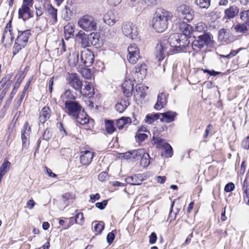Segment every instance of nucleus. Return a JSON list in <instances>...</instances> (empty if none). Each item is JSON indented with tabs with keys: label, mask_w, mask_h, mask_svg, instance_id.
Instances as JSON below:
<instances>
[{
	"label": "nucleus",
	"mask_w": 249,
	"mask_h": 249,
	"mask_svg": "<svg viewBox=\"0 0 249 249\" xmlns=\"http://www.w3.org/2000/svg\"><path fill=\"white\" fill-rule=\"evenodd\" d=\"M177 33L170 35L167 42L173 52L179 53L183 51L190 42L188 36L191 28V25L185 22L177 24Z\"/></svg>",
	"instance_id": "1"
},
{
	"label": "nucleus",
	"mask_w": 249,
	"mask_h": 249,
	"mask_svg": "<svg viewBox=\"0 0 249 249\" xmlns=\"http://www.w3.org/2000/svg\"><path fill=\"white\" fill-rule=\"evenodd\" d=\"M172 15L164 9H159L153 18V28L159 33H162L167 29L168 21L171 19Z\"/></svg>",
	"instance_id": "2"
},
{
	"label": "nucleus",
	"mask_w": 249,
	"mask_h": 249,
	"mask_svg": "<svg viewBox=\"0 0 249 249\" xmlns=\"http://www.w3.org/2000/svg\"><path fill=\"white\" fill-rule=\"evenodd\" d=\"M192 47L193 50L198 52L202 49L206 50L212 45L213 36L210 34H203L196 36H192Z\"/></svg>",
	"instance_id": "3"
},
{
	"label": "nucleus",
	"mask_w": 249,
	"mask_h": 249,
	"mask_svg": "<svg viewBox=\"0 0 249 249\" xmlns=\"http://www.w3.org/2000/svg\"><path fill=\"white\" fill-rule=\"evenodd\" d=\"M78 24L86 31H92L96 30L97 22L92 16L85 15L78 19Z\"/></svg>",
	"instance_id": "4"
},
{
	"label": "nucleus",
	"mask_w": 249,
	"mask_h": 249,
	"mask_svg": "<svg viewBox=\"0 0 249 249\" xmlns=\"http://www.w3.org/2000/svg\"><path fill=\"white\" fill-rule=\"evenodd\" d=\"M95 36V35L93 33L88 35L82 31H79L76 35V37L81 40V44L84 48L89 47L91 45H96L98 39Z\"/></svg>",
	"instance_id": "5"
},
{
	"label": "nucleus",
	"mask_w": 249,
	"mask_h": 249,
	"mask_svg": "<svg viewBox=\"0 0 249 249\" xmlns=\"http://www.w3.org/2000/svg\"><path fill=\"white\" fill-rule=\"evenodd\" d=\"M81 107L79 103L76 101L67 100L65 102L66 113L73 118L80 113Z\"/></svg>",
	"instance_id": "6"
},
{
	"label": "nucleus",
	"mask_w": 249,
	"mask_h": 249,
	"mask_svg": "<svg viewBox=\"0 0 249 249\" xmlns=\"http://www.w3.org/2000/svg\"><path fill=\"white\" fill-rule=\"evenodd\" d=\"M122 28L123 33L127 37L131 39H134L137 37L138 31L135 24L131 22H124Z\"/></svg>",
	"instance_id": "7"
},
{
	"label": "nucleus",
	"mask_w": 249,
	"mask_h": 249,
	"mask_svg": "<svg viewBox=\"0 0 249 249\" xmlns=\"http://www.w3.org/2000/svg\"><path fill=\"white\" fill-rule=\"evenodd\" d=\"M178 17L179 18L189 22L193 20L194 17L193 10L188 5H181L178 7Z\"/></svg>",
	"instance_id": "8"
},
{
	"label": "nucleus",
	"mask_w": 249,
	"mask_h": 249,
	"mask_svg": "<svg viewBox=\"0 0 249 249\" xmlns=\"http://www.w3.org/2000/svg\"><path fill=\"white\" fill-rule=\"evenodd\" d=\"M134 80L138 82H142L147 74V66L145 64H138L135 68Z\"/></svg>",
	"instance_id": "9"
},
{
	"label": "nucleus",
	"mask_w": 249,
	"mask_h": 249,
	"mask_svg": "<svg viewBox=\"0 0 249 249\" xmlns=\"http://www.w3.org/2000/svg\"><path fill=\"white\" fill-rule=\"evenodd\" d=\"M33 4L32 3H28L27 1L23 0L22 6L18 12V18L25 20L31 18L32 16L31 13L30 7H32Z\"/></svg>",
	"instance_id": "10"
},
{
	"label": "nucleus",
	"mask_w": 249,
	"mask_h": 249,
	"mask_svg": "<svg viewBox=\"0 0 249 249\" xmlns=\"http://www.w3.org/2000/svg\"><path fill=\"white\" fill-rule=\"evenodd\" d=\"M168 45L166 41L160 42L157 44L155 48V55L158 61L162 60L167 53Z\"/></svg>",
	"instance_id": "11"
},
{
	"label": "nucleus",
	"mask_w": 249,
	"mask_h": 249,
	"mask_svg": "<svg viewBox=\"0 0 249 249\" xmlns=\"http://www.w3.org/2000/svg\"><path fill=\"white\" fill-rule=\"evenodd\" d=\"M191 31L190 32L188 36V39L190 40L192 36H196L201 34H207L206 31L207 30V27L205 23L203 22H199L196 24L193 29L191 26Z\"/></svg>",
	"instance_id": "12"
},
{
	"label": "nucleus",
	"mask_w": 249,
	"mask_h": 249,
	"mask_svg": "<svg viewBox=\"0 0 249 249\" xmlns=\"http://www.w3.org/2000/svg\"><path fill=\"white\" fill-rule=\"evenodd\" d=\"M67 78L70 84L74 89L76 90L81 89L82 83L77 73H68Z\"/></svg>",
	"instance_id": "13"
},
{
	"label": "nucleus",
	"mask_w": 249,
	"mask_h": 249,
	"mask_svg": "<svg viewBox=\"0 0 249 249\" xmlns=\"http://www.w3.org/2000/svg\"><path fill=\"white\" fill-rule=\"evenodd\" d=\"M31 131L28 123H25L21 132L23 147L27 148L29 145V136Z\"/></svg>",
	"instance_id": "14"
},
{
	"label": "nucleus",
	"mask_w": 249,
	"mask_h": 249,
	"mask_svg": "<svg viewBox=\"0 0 249 249\" xmlns=\"http://www.w3.org/2000/svg\"><path fill=\"white\" fill-rule=\"evenodd\" d=\"M81 60L86 66H90L94 61V54L89 50H85L81 52Z\"/></svg>",
	"instance_id": "15"
},
{
	"label": "nucleus",
	"mask_w": 249,
	"mask_h": 249,
	"mask_svg": "<svg viewBox=\"0 0 249 249\" xmlns=\"http://www.w3.org/2000/svg\"><path fill=\"white\" fill-rule=\"evenodd\" d=\"M74 119H76L77 122L82 125L89 124H91V126H93L94 122L93 119L90 118L86 113L83 111L78 113L77 116L74 117Z\"/></svg>",
	"instance_id": "16"
},
{
	"label": "nucleus",
	"mask_w": 249,
	"mask_h": 249,
	"mask_svg": "<svg viewBox=\"0 0 249 249\" xmlns=\"http://www.w3.org/2000/svg\"><path fill=\"white\" fill-rule=\"evenodd\" d=\"M80 155V162L84 165H89L93 158V152L89 150L82 151Z\"/></svg>",
	"instance_id": "17"
},
{
	"label": "nucleus",
	"mask_w": 249,
	"mask_h": 249,
	"mask_svg": "<svg viewBox=\"0 0 249 249\" xmlns=\"http://www.w3.org/2000/svg\"><path fill=\"white\" fill-rule=\"evenodd\" d=\"M14 36L12 33L11 21H9L6 25L2 36V41L12 42L14 38Z\"/></svg>",
	"instance_id": "18"
},
{
	"label": "nucleus",
	"mask_w": 249,
	"mask_h": 249,
	"mask_svg": "<svg viewBox=\"0 0 249 249\" xmlns=\"http://www.w3.org/2000/svg\"><path fill=\"white\" fill-rule=\"evenodd\" d=\"M239 9L235 5L231 6L229 8L224 11V18L230 19L234 18L238 13Z\"/></svg>",
	"instance_id": "19"
},
{
	"label": "nucleus",
	"mask_w": 249,
	"mask_h": 249,
	"mask_svg": "<svg viewBox=\"0 0 249 249\" xmlns=\"http://www.w3.org/2000/svg\"><path fill=\"white\" fill-rule=\"evenodd\" d=\"M162 118H160L161 122H164L166 123H170L174 121L175 119L177 113L176 112L168 111L164 113H160Z\"/></svg>",
	"instance_id": "20"
},
{
	"label": "nucleus",
	"mask_w": 249,
	"mask_h": 249,
	"mask_svg": "<svg viewBox=\"0 0 249 249\" xmlns=\"http://www.w3.org/2000/svg\"><path fill=\"white\" fill-rule=\"evenodd\" d=\"M125 180L127 183L130 185H138L141 184L143 180V178L142 175L137 174L126 178Z\"/></svg>",
	"instance_id": "21"
},
{
	"label": "nucleus",
	"mask_w": 249,
	"mask_h": 249,
	"mask_svg": "<svg viewBox=\"0 0 249 249\" xmlns=\"http://www.w3.org/2000/svg\"><path fill=\"white\" fill-rule=\"evenodd\" d=\"M167 95L168 94H158L157 101L154 107L155 109L160 110L166 105Z\"/></svg>",
	"instance_id": "22"
},
{
	"label": "nucleus",
	"mask_w": 249,
	"mask_h": 249,
	"mask_svg": "<svg viewBox=\"0 0 249 249\" xmlns=\"http://www.w3.org/2000/svg\"><path fill=\"white\" fill-rule=\"evenodd\" d=\"M129 105L128 96H125L124 99L118 102L117 104L116 105L115 108L118 112L122 113Z\"/></svg>",
	"instance_id": "23"
},
{
	"label": "nucleus",
	"mask_w": 249,
	"mask_h": 249,
	"mask_svg": "<svg viewBox=\"0 0 249 249\" xmlns=\"http://www.w3.org/2000/svg\"><path fill=\"white\" fill-rule=\"evenodd\" d=\"M121 89H122L123 93H132L135 92L133 89L132 81L130 79H125L122 84Z\"/></svg>",
	"instance_id": "24"
},
{
	"label": "nucleus",
	"mask_w": 249,
	"mask_h": 249,
	"mask_svg": "<svg viewBox=\"0 0 249 249\" xmlns=\"http://www.w3.org/2000/svg\"><path fill=\"white\" fill-rule=\"evenodd\" d=\"M51 115V110L48 107H44L41 111L39 114V122L44 124L46 121L49 119Z\"/></svg>",
	"instance_id": "25"
},
{
	"label": "nucleus",
	"mask_w": 249,
	"mask_h": 249,
	"mask_svg": "<svg viewBox=\"0 0 249 249\" xmlns=\"http://www.w3.org/2000/svg\"><path fill=\"white\" fill-rule=\"evenodd\" d=\"M30 35L31 31L30 30H27L22 32L19 35H18L16 40L26 46L28 41L29 37Z\"/></svg>",
	"instance_id": "26"
},
{
	"label": "nucleus",
	"mask_w": 249,
	"mask_h": 249,
	"mask_svg": "<svg viewBox=\"0 0 249 249\" xmlns=\"http://www.w3.org/2000/svg\"><path fill=\"white\" fill-rule=\"evenodd\" d=\"M47 11L48 16L50 18V22L52 24H55L57 21V10L52 5H50L48 8Z\"/></svg>",
	"instance_id": "27"
},
{
	"label": "nucleus",
	"mask_w": 249,
	"mask_h": 249,
	"mask_svg": "<svg viewBox=\"0 0 249 249\" xmlns=\"http://www.w3.org/2000/svg\"><path fill=\"white\" fill-rule=\"evenodd\" d=\"M79 61V53L76 52H72L68 57V63L70 66H75Z\"/></svg>",
	"instance_id": "28"
},
{
	"label": "nucleus",
	"mask_w": 249,
	"mask_h": 249,
	"mask_svg": "<svg viewBox=\"0 0 249 249\" xmlns=\"http://www.w3.org/2000/svg\"><path fill=\"white\" fill-rule=\"evenodd\" d=\"M131 123V120L129 117H122L116 121L117 127L119 129H122L125 125Z\"/></svg>",
	"instance_id": "29"
},
{
	"label": "nucleus",
	"mask_w": 249,
	"mask_h": 249,
	"mask_svg": "<svg viewBox=\"0 0 249 249\" xmlns=\"http://www.w3.org/2000/svg\"><path fill=\"white\" fill-rule=\"evenodd\" d=\"M160 113L149 114L146 116L144 121L148 124H152L155 120L160 118Z\"/></svg>",
	"instance_id": "30"
},
{
	"label": "nucleus",
	"mask_w": 249,
	"mask_h": 249,
	"mask_svg": "<svg viewBox=\"0 0 249 249\" xmlns=\"http://www.w3.org/2000/svg\"><path fill=\"white\" fill-rule=\"evenodd\" d=\"M106 130L107 134H111L116 130L114 122L111 120H106L105 121Z\"/></svg>",
	"instance_id": "31"
},
{
	"label": "nucleus",
	"mask_w": 249,
	"mask_h": 249,
	"mask_svg": "<svg viewBox=\"0 0 249 249\" xmlns=\"http://www.w3.org/2000/svg\"><path fill=\"white\" fill-rule=\"evenodd\" d=\"M152 142L154 144L157 145L158 147H163L164 144L167 142H165V140L156 136H153L152 139Z\"/></svg>",
	"instance_id": "32"
},
{
	"label": "nucleus",
	"mask_w": 249,
	"mask_h": 249,
	"mask_svg": "<svg viewBox=\"0 0 249 249\" xmlns=\"http://www.w3.org/2000/svg\"><path fill=\"white\" fill-rule=\"evenodd\" d=\"M10 165L11 163L7 160L4 161L0 167V175H1V177H3V176L7 172L10 167Z\"/></svg>",
	"instance_id": "33"
},
{
	"label": "nucleus",
	"mask_w": 249,
	"mask_h": 249,
	"mask_svg": "<svg viewBox=\"0 0 249 249\" xmlns=\"http://www.w3.org/2000/svg\"><path fill=\"white\" fill-rule=\"evenodd\" d=\"M144 151L143 149H138L131 151L132 159L135 160L140 159L142 155L144 154Z\"/></svg>",
	"instance_id": "34"
},
{
	"label": "nucleus",
	"mask_w": 249,
	"mask_h": 249,
	"mask_svg": "<svg viewBox=\"0 0 249 249\" xmlns=\"http://www.w3.org/2000/svg\"><path fill=\"white\" fill-rule=\"evenodd\" d=\"M150 156L148 153H145L142 155L141 159V164L144 167L148 166L150 164Z\"/></svg>",
	"instance_id": "35"
},
{
	"label": "nucleus",
	"mask_w": 249,
	"mask_h": 249,
	"mask_svg": "<svg viewBox=\"0 0 249 249\" xmlns=\"http://www.w3.org/2000/svg\"><path fill=\"white\" fill-rule=\"evenodd\" d=\"M162 148L164 150L165 157L166 158H171L173 155V149L171 146L168 143L164 144Z\"/></svg>",
	"instance_id": "36"
},
{
	"label": "nucleus",
	"mask_w": 249,
	"mask_h": 249,
	"mask_svg": "<svg viewBox=\"0 0 249 249\" xmlns=\"http://www.w3.org/2000/svg\"><path fill=\"white\" fill-rule=\"evenodd\" d=\"M210 0H195V4L202 8H208L210 5Z\"/></svg>",
	"instance_id": "37"
},
{
	"label": "nucleus",
	"mask_w": 249,
	"mask_h": 249,
	"mask_svg": "<svg viewBox=\"0 0 249 249\" xmlns=\"http://www.w3.org/2000/svg\"><path fill=\"white\" fill-rule=\"evenodd\" d=\"M83 90L84 92H88V93H95V92L93 85L88 81H85V86Z\"/></svg>",
	"instance_id": "38"
},
{
	"label": "nucleus",
	"mask_w": 249,
	"mask_h": 249,
	"mask_svg": "<svg viewBox=\"0 0 249 249\" xmlns=\"http://www.w3.org/2000/svg\"><path fill=\"white\" fill-rule=\"evenodd\" d=\"M95 224L94 225V231L98 233H100L104 229V223L102 221L93 222L92 224Z\"/></svg>",
	"instance_id": "39"
},
{
	"label": "nucleus",
	"mask_w": 249,
	"mask_h": 249,
	"mask_svg": "<svg viewBox=\"0 0 249 249\" xmlns=\"http://www.w3.org/2000/svg\"><path fill=\"white\" fill-rule=\"evenodd\" d=\"M234 30L238 33H246L248 29L246 25L244 24H238L233 27Z\"/></svg>",
	"instance_id": "40"
},
{
	"label": "nucleus",
	"mask_w": 249,
	"mask_h": 249,
	"mask_svg": "<svg viewBox=\"0 0 249 249\" xmlns=\"http://www.w3.org/2000/svg\"><path fill=\"white\" fill-rule=\"evenodd\" d=\"M25 47V45L18 42L17 40L15 43V44L13 48V53L15 55L17 54L23 48Z\"/></svg>",
	"instance_id": "41"
},
{
	"label": "nucleus",
	"mask_w": 249,
	"mask_h": 249,
	"mask_svg": "<svg viewBox=\"0 0 249 249\" xmlns=\"http://www.w3.org/2000/svg\"><path fill=\"white\" fill-rule=\"evenodd\" d=\"M74 222L75 223L80 225H83L84 223V217L83 213L81 212H79L75 215Z\"/></svg>",
	"instance_id": "42"
},
{
	"label": "nucleus",
	"mask_w": 249,
	"mask_h": 249,
	"mask_svg": "<svg viewBox=\"0 0 249 249\" xmlns=\"http://www.w3.org/2000/svg\"><path fill=\"white\" fill-rule=\"evenodd\" d=\"M111 15L112 13L111 12L107 13V14L104 16V20L105 22L107 23V24L109 25H113L117 21V20L115 18H110L109 16Z\"/></svg>",
	"instance_id": "43"
},
{
	"label": "nucleus",
	"mask_w": 249,
	"mask_h": 249,
	"mask_svg": "<svg viewBox=\"0 0 249 249\" xmlns=\"http://www.w3.org/2000/svg\"><path fill=\"white\" fill-rule=\"evenodd\" d=\"M148 88L143 84H137L136 86L135 90L138 93H145Z\"/></svg>",
	"instance_id": "44"
},
{
	"label": "nucleus",
	"mask_w": 249,
	"mask_h": 249,
	"mask_svg": "<svg viewBox=\"0 0 249 249\" xmlns=\"http://www.w3.org/2000/svg\"><path fill=\"white\" fill-rule=\"evenodd\" d=\"M128 53L139 55V50L135 44L130 45L127 49Z\"/></svg>",
	"instance_id": "45"
},
{
	"label": "nucleus",
	"mask_w": 249,
	"mask_h": 249,
	"mask_svg": "<svg viewBox=\"0 0 249 249\" xmlns=\"http://www.w3.org/2000/svg\"><path fill=\"white\" fill-rule=\"evenodd\" d=\"M240 18L249 26V10H246L240 13Z\"/></svg>",
	"instance_id": "46"
},
{
	"label": "nucleus",
	"mask_w": 249,
	"mask_h": 249,
	"mask_svg": "<svg viewBox=\"0 0 249 249\" xmlns=\"http://www.w3.org/2000/svg\"><path fill=\"white\" fill-rule=\"evenodd\" d=\"M140 58L139 55H135L131 53H128L127 56V58L129 63L134 64Z\"/></svg>",
	"instance_id": "47"
},
{
	"label": "nucleus",
	"mask_w": 249,
	"mask_h": 249,
	"mask_svg": "<svg viewBox=\"0 0 249 249\" xmlns=\"http://www.w3.org/2000/svg\"><path fill=\"white\" fill-rule=\"evenodd\" d=\"M74 28L71 25L68 24L64 27V32L66 36L67 35L71 36L73 35Z\"/></svg>",
	"instance_id": "48"
},
{
	"label": "nucleus",
	"mask_w": 249,
	"mask_h": 249,
	"mask_svg": "<svg viewBox=\"0 0 249 249\" xmlns=\"http://www.w3.org/2000/svg\"><path fill=\"white\" fill-rule=\"evenodd\" d=\"M81 74L83 78L90 79L92 78L90 70L89 69H84L81 71Z\"/></svg>",
	"instance_id": "49"
},
{
	"label": "nucleus",
	"mask_w": 249,
	"mask_h": 249,
	"mask_svg": "<svg viewBox=\"0 0 249 249\" xmlns=\"http://www.w3.org/2000/svg\"><path fill=\"white\" fill-rule=\"evenodd\" d=\"M85 96V97H88V99L86 101V104L87 106L90 108H92L94 107V101H93L94 97L93 96H90L89 95L90 94H84Z\"/></svg>",
	"instance_id": "50"
},
{
	"label": "nucleus",
	"mask_w": 249,
	"mask_h": 249,
	"mask_svg": "<svg viewBox=\"0 0 249 249\" xmlns=\"http://www.w3.org/2000/svg\"><path fill=\"white\" fill-rule=\"evenodd\" d=\"M52 131L48 128L46 129L44 131V133L42 135L43 139L46 140V141H49L52 138Z\"/></svg>",
	"instance_id": "51"
},
{
	"label": "nucleus",
	"mask_w": 249,
	"mask_h": 249,
	"mask_svg": "<svg viewBox=\"0 0 249 249\" xmlns=\"http://www.w3.org/2000/svg\"><path fill=\"white\" fill-rule=\"evenodd\" d=\"M219 38L221 40H224L227 38V32L226 29H222L218 32Z\"/></svg>",
	"instance_id": "52"
},
{
	"label": "nucleus",
	"mask_w": 249,
	"mask_h": 249,
	"mask_svg": "<svg viewBox=\"0 0 249 249\" xmlns=\"http://www.w3.org/2000/svg\"><path fill=\"white\" fill-rule=\"evenodd\" d=\"M115 238V234L113 233V231L109 232L107 236V243L110 245L113 241Z\"/></svg>",
	"instance_id": "53"
},
{
	"label": "nucleus",
	"mask_w": 249,
	"mask_h": 249,
	"mask_svg": "<svg viewBox=\"0 0 249 249\" xmlns=\"http://www.w3.org/2000/svg\"><path fill=\"white\" fill-rule=\"evenodd\" d=\"M234 188V184L232 182H230L226 185L224 190L226 192H230L233 191Z\"/></svg>",
	"instance_id": "54"
},
{
	"label": "nucleus",
	"mask_w": 249,
	"mask_h": 249,
	"mask_svg": "<svg viewBox=\"0 0 249 249\" xmlns=\"http://www.w3.org/2000/svg\"><path fill=\"white\" fill-rule=\"evenodd\" d=\"M107 204V201L106 200H104L102 202L96 203L95 205L96 207H97L98 208L101 210H103L106 207Z\"/></svg>",
	"instance_id": "55"
},
{
	"label": "nucleus",
	"mask_w": 249,
	"mask_h": 249,
	"mask_svg": "<svg viewBox=\"0 0 249 249\" xmlns=\"http://www.w3.org/2000/svg\"><path fill=\"white\" fill-rule=\"evenodd\" d=\"M108 177V174L106 172H102L98 175V179L101 181H105Z\"/></svg>",
	"instance_id": "56"
},
{
	"label": "nucleus",
	"mask_w": 249,
	"mask_h": 249,
	"mask_svg": "<svg viewBox=\"0 0 249 249\" xmlns=\"http://www.w3.org/2000/svg\"><path fill=\"white\" fill-rule=\"evenodd\" d=\"M242 146L245 149H249V136L242 141Z\"/></svg>",
	"instance_id": "57"
},
{
	"label": "nucleus",
	"mask_w": 249,
	"mask_h": 249,
	"mask_svg": "<svg viewBox=\"0 0 249 249\" xmlns=\"http://www.w3.org/2000/svg\"><path fill=\"white\" fill-rule=\"evenodd\" d=\"M244 192V199L246 204L249 206V190L245 189Z\"/></svg>",
	"instance_id": "58"
},
{
	"label": "nucleus",
	"mask_w": 249,
	"mask_h": 249,
	"mask_svg": "<svg viewBox=\"0 0 249 249\" xmlns=\"http://www.w3.org/2000/svg\"><path fill=\"white\" fill-rule=\"evenodd\" d=\"M136 137L139 141L142 142L147 138V135L145 133H138L137 134Z\"/></svg>",
	"instance_id": "59"
},
{
	"label": "nucleus",
	"mask_w": 249,
	"mask_h": 249,
	"mask_svg": "<svg viewBox=\"0 0 249 249\" xmlns=\"http://www.w3.org/2000/svg\"><path fill=\"white\" fill-rule=\"evenodd\" d=\"M157 239V235L155 232H152L149 236V242L151 244L155 243Z\"/></svg>",
	"instance_id": "60"
},
{
	"label": "nucleus",
	"mask_w": 249,
	"mask_h": 249,
	"mask_svg": "<svg viewBox=\"0 0 249 249\" xmlns=\"http://www.w3.org/2000/svg\"><path fill=\"white\" fill-rule=\"evenodd\" d=\"M107 2L111 6H116L120 3L122 0H107Z\"/></svg>",
	"instance_id": "61"
},
{
	"label": "nucleus",
	"mask_w": 249,
	"mask_h": 249,
	"mask_svg": "<svg viewBox=\"0 0 249 249\" xmlns=\"http://www.w3.org/2000/svg\"><path fill=\"white\" fill-rule=\"evenodd\" d=\"M100 196L98 193H96L95 195H91L90 196V201L94 202L96 200L99 199Z\"/></svg>",
	"instance_id": "62"
},
{
	"label": "nucleus",
	"mask_w": 249,
	"mask_h": 249,
	"mask_svg": "<svg viewBox=\"0 0 249 249\" xmlns=\"http://www.w3.org/2000/svg\"><path fill=\"white\" fill-rule=\"evenodd\" d=\"M17 76H18V77L17 78L16 83H19V84L20 85L21 82L25 77V74L23 73H19L17 75Z\"/></svg>",
	"instance_id": "63"
},
{
	"label": "nucleus",
	"mask_w": 249,
	"mask_h": 249,
	"mask_svg": "<svg viewBox=\"0 0 249 249\" xmlns=\"http://www.w3.org/2000/svg\"><path fill=\"white\" fill-rule=\"evenodd\" d=\"M166 178L165 176H158L156 178V180L158 182L163 184L165 182Z\"/></svg>",
	"instance_id": "64"
}]
</instances>
